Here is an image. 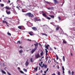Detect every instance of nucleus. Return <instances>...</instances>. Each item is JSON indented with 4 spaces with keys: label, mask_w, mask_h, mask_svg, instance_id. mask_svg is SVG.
<instances>
[{
    "label": "nucleus",
    "mask_w": 75,
    "mask_h": 75,
    "mask_svg": "<svg viewBox=\"0 0 75 75\" xmlns=\"http://www.w3.org/2000/svg\"><path fill=\"white\" fill-rule=\"evenodd\" d=\"M34 45H35V47L34 49L33 50H32L31 52L32 54H33V52H34L35 51H36L37 49V47L38 46V43L37 42H36L35 44H34Z\"/></svg>",
    "instance_id": "1"
},
{
    "label": "nucleus",
    "mask_w": 75,
    "mask_h": 75,
    "mask_svg": "<svg viewBox=\"0 0 75 75\" xmlns=\"http://www.w3.org/2000/svg\"><path fill=\"white\" fill-rule=\"evenodd\" d=\"M45 3H46V4H50V3L48 1H46Z\"/></svg>",
    "instance_id": "28"
},
{
    "label": "nucleus",
    "mask_w": 75,
    "mask_h": 75,
    "mask_svg": "<svg viewBox=\"0 0 75 75\" xmlns=\"http://www.w3.org/2000/svg\"><path fill=\"white\" fill-rule=\"evenodd\" d=\"M44 67V64H42V68H43Z\"/></svg>",
    "instance_id": "43"
},
{
    "label": "nucleus",
    "mask_w": 75,
    "mask_h": 75,
    "mask_svg": "<svg viewBox=\"0 0 75 75\" xmlns=\"http://www.w3.org/2000/svg\"><path fill=\"white\" fill-rule=\"evenodd\" d=\"M6 24L7 25L8 27L9 26V25H8V23H7V24Z\"/></svg>",
    "instance_id": "46"
},
{
    "label": "nucleus",
    "mask_w": 75,
    "mask_h": 75,
    "mask_svg": "<svg viewBox=\"0 0 75 75\" xmlns=\"http://www.w3.org/2000/svg\"><path fill=\"white\" fill-rule=\"evenodd\" d=\"M3 23H6V24H7V22L6 21H2Z\"/></svg>",
    "instance_id": "13"
},
{
    "label": "nucleus",
    "mask_w": 75,
    "mask_h": 75,
    "mask_svg": "<svg viewBox=\"0 0 75 75\" xmlns=\"http://www.w3.org/2000/svg\"><path fill=\"white\" fill-rule=\"evenodd\" d=\"M29 34L30 35H34V33H33V32L32 31L30 32L29 33Z\"/></svg>",
    "instance_id": "7"
},
{
    "label": "nucleus",
    "mask_w": 75,
    "mask_h": 75,
    "mask_svg": "<svg viewBox=\"0 0 75 75\" xmlns=\"http://www.w3.org/2000/svg\"><path fill=\"white\" fill-rule=\"evenodd\" d=\"M47 9L48 10H51V8L49 7L48 8H47Z\"/></svg>",
    "instance_id": "41"
},
{
    "label": "nucleus",
    "mask_w": 75,
    "mask_h": 75,
    "mask_svg": "<svg viewBox=\"0 0 75 75\" xmlns=\"http://www.w3.org/2000/svg\"><path fill=\"white\" fill-rule=\"evenodd\" d=\"M23 69V71H25V72H27V69Z\"/></svg>",
    "instance_id": "24"
},
{
    "label": "nucleus",
    "mask_w": 75,
    "mask_h": 75,
    "mask_svg": "<svg viewBox=\"0 0 75 75\" xmlns=\"http://www.w3.org/2000/svg\"><path fill=\"white\" fill-rule=\"evenodd\" d=\"M35 56L36 58V59H38L39 58H40V54L38 53L37 54L35 55Z\"/></svg>",
    "instance_id": "3"
},
{
    "label": "nucleus",
    "mask_w": 75,
    "mask_h": 75,
    "mask_svg": "<svg viewBox=\"0 0 75 75\" xmlns=\"http://www.w3.org/2000/svg\"><path fill=\"white\" fill-rule=\"evenodd\" d=\"M55 2V4H59V3L57 0H53Z\"/></svg>",
    "instance_id": "9"
},
{
    "label": "nucleus",
    "mask_w": 75,
    "mask_h": 75,
    "mask_svg": "<svg viewBox=\"0 0 75 75\" xmlns=\"http://www.w3.org/2000/svg\"><path fill=\"white\" fill-rule=\"evenodd\" d=\"M56 59L57 60H58V55L57 54H56Z\"/></svg>",
    "instance_id": "32"
},
{
    "label": "nucleus",
    "mask_w": 75,
    "mask_h": 75,
    "mask_svg": "<svg viewBox=\"0 0 75 75\" xmlns=\"http://www.w3.org/2000/svg\"><path fill=\"white\" fill-rule=\"evenodd\" d=\"M45 48H46L47 50H48L49 49V47H50V45H47V46H46V45H45Z\"/></svg>",
    "instance_id": "5"
},
{
    "label": "nucleus",
    "mask_w": 75,
    "mask_h": 75,
    "mask_svg": "<svg viewBox=\"0 0 75 75\" xmlns=\"http://www.w3.org/2000/svg\"><path fill=\"white\" fill-rule=\"evenodd\" d=\"M7 69V67H6L4 68V69Z\"/></svg>",
    "instance_id": "63"
},
{
    "label": "nucleus",
    "mask_w": 75,
    "mask_h": 75,
    "mask_svg": "<svg viewBox=\"0 0 75 75\" xmlns=\"http://www.w3.org/2000/svg\"><path fill=\"white\" fill-rule=\"evenodd\" d=\"M26 16H28L30 18H33L34 17V15L32 14L31 13H27L25 14Z\"/></svg>",
    "instance_id": "2"
},
{
    "label": "nucleus",
    "mask_w": 75,
    "mask_h": 75,
    "mask_svg": "<svg viewBox=\"0 0 75 75\" xmlns=\"http://www.w3.org/2000/svg\"><path fill=\"white\" fill-rule=\"evenodd\" d=\"M46 18H47V19H48V20H51V18L49 17H47Z\"/></svg>",
    "instance_id": "33"
},
{
    "label": "nucleus",
    "mask_w": 75,
    "mask_h": 75,
    "mask_svg": "<svg viewBox=\"0 0 75 75\" xmlns=\"http://www.w3.org/2000/svg\"><path fill=\"white\" fill-rule=\"evenodd\" d=\"M43 55H44V52H43V51H42V52L40 53V55L42 56Z\"/></svg>",
    "instance_id": "16"
},
{
    "label": "nucleus",
    "mask_w": 75,
    "mask_h": 75,
    "mask_svg": "<svg viewBox=\"0 0 75 75\" xmlns=\"http://www.w3.org/2000/svg\"><path fill=\"white\" fill-rule=\"evenodd\" d=\"M54 50H57V48L55 47H54Z\"/></svg>",
    "instance_id": "50"
},
{
    "label": "nucleus",
    "mask_w": 75,
    "mask_h": 75,
    "mask_svg": "<svg viewBox=\"0 0 75 75\" xmlns=\"http://www.w3.org/2000/svg\"><path fill=\"white\" fill-rule=\"evenodd\" d=\"M20 48H23V47L22 46H19Z\"/></svg>",
    "instance_id": "42"
},
{
    "label": "nucleus",
    "mask_w": 75,
    "mask_h": 75,
    "mask_svg": "<svg viewBox=\"0 0 75 75\" xmlns=\"http://www.w3.org/2000/svg\"><path fill=\"white\" fill-rule=\"evenodd\" d=\"M50 17L52 18H53L54 19V17H55V16L54 15H49Z\"/></svg>",
    "instance_id": "12"
},
{
    "label": "nucleus",
    "mask_w": 75,
    "mask_h": 75,
    "mask_svg": "<svg viewBox=\"0 0 75 75\" xmlns=\"http://www.w3.org/2000/svg\"><path fill=\"white\" fill-rule=\"evenodd\" d=\"M42 35H45V36H47L48 35L45 33H42Z\"/></svg>",
    "instance_id": "18"
},
{
    "label": "nucleus",
    "mask_w": 75,
    "mask_h": 75,
    "mask_svg": "<svg viewBox=\"0 0 75 75\" xmlns=\"http://www.w3.org/2000/svg\"><path fill=\"white\" fill-rule=\"evenodd\" d=\"M27 40H28V41H31V40H30L29 39H27Z\"/></svg>",
    "instance_id": "44"
},
{
    "label": "nucleus",
    "mask_w": 75,
    "mask_h": 75,
    "mask_svg": "<svg viewBox=\"0 0 75 75\" xmlns=\"http://www.w3.org/2000/svg\"><path fill=\"white\" fill-rule=\"evenodd\" d=\"M34 21L35 22H36V21H41V19H38L36 17L34 18Z\"/></svg>",
    "instance_id": "4"
},
{
    "label": "nucleus",
    "mask_w": 75,
    "mask_h": 75,
    "mask_svg": "<svg viewBox=\"0 0 75 75\" xmlns=\"http://www.w3.org/2000/svg\"><path fill=\"white\" fill-rule=\"evenodd\" d=\"M50 59H49V61H48V63H50Z\"/></svg>",
    "instance_id": "52"
},
{
    "label": "nucleus",
    "mask_w": 75,
    "mask_h": 75,
    "mask_svg": "<svg viewBox=\"0 0 75 75\" xmlns=\"http://www.w3.org/2000/svg\"><path fill=\"white\" fill-rule=\"evenodd\" d=\"M44 67H45V68H47V65H44Z\"/></svg>",
    "instance_id": "21"
},
{
    "label": "nucleus",
    "mask_w": 75,
    "mask_h": 75,
    "mask_svg": "<svg viewBox=\"0 0 75 75\" xmlns=\"http://www.w3.org/2000/svg\"><path fill=\"white\" fill-rule=\"evenodd\" d=\"M16 8H18V9H19V8L18 7V6H16Z\"/></svg>",
    "instance_id": "54"
},
{
    "label": "nucleus",
    "mask_w": 75,
    "mask_h": 75,
    "mask_svg": "<svg viewBox=\"0 0 75 75\" xmlns=\"http://www.w3.org/2000/svg\"><path fill=\"white\" fill-rule=\"evenodd\" d=\"M42 70H41V73H42Z\"/></svg>",
    "instance_id": "57"
},
{
    "label": "nucleus",
    "mask_w": 75,
    "mask_h": 75,
    "mask_svg": "<svg viewBox=\"0 0 75 75\" xmlns=\"http://www.w3.org/2000/svg\"><path fill=\"white\" fill-rule=\"evenodd\" d=\"M63 71H65V69H64V66H63L62 67Z\"/></svg>",
    "instance_id": "37"
},
{
    "label": "nucleus",
    "mask_w": 75,
    "mask_h": 75,
    "mask_svg": "<svg viewBox=\"0 0 75 75\" xmlns=\"http://www.w3.org/2000/svg\"><path fill=\"white\" fill-rule=\"evenodd\" d=\"M71 56H73V54H72V53H71Z\"/></svg>",
    "instance_id": "51"
},
{
    "label": "nucleus",
    "mask_w": 75,
    "mask_h": 75,
    "mask_svg": "<svg viewBox=\"0 0 75 75\" xmlns=\"http://www.w3.org/2000/svg\"><path fill=\"white\" fill-rule=\"evenodd\" d=\"M19 53L21 54H22V53L23 52V51L22 50H21L20 51H19Z\"/></svg>",
    "instance_id": "15"
},
{
    "label": "nucleus",
    "mask_w": 75,
    "mask_h": 75,
    "mask_svg": "<svg viewBox=\"0 0 75 75\" xmlns=\"http://www.w3.org/2000/svg\"><path fill=\"white\" fill-rule=\"evenodd\" d=\"M74 73V71H72L71 72V75H73Z\"/></svg>",
    "instance_id": "38"
},
{
    "label": "nucleus",
    "mask_w": 75,
    "mask_h": 75,
    "mask_svg": "<svg viewBox=\"0 0 75 75\" xmlns=\"http://www.w3.org/2000/svg\"><path fill=\"white\" fill-rule=\"evenodd\" d=\"M58 18H59V21H60V20H61V17H59Z\"/></svg>",
    "instance_id": "36"
},
{
    "label": "nucleus",
    "mask_w": 75,
    "mask_h": 75,
    "mask_svg": "<svg viewBox=\"0 0 75 75\" xmlns=\"http://www.w3.org/2000/svg\"><path fill=\"white\" fill-rule=\"evenodd\" d=\"M1 71L4 74H6V73L3 70H1Z\"/></svg>",
    "instance_id": "17"
},
{
    "label": "nucleus",
    "mask_w": 75,
    "mask_h": 75,
    "mask_svg": "<svg viewBox=\"0 0 75 75\" xmlns=\"http://www.w3.org/2000/svg\"><path fill=\"white\" fill-rule=\"evenodd\" d=\"M20 72H21V73L22 74H24V72H23V71H20Z\"/></svg>",
    "instance_id": "35"
},
{
    "label": "nucleus",
    "mask_w": 75,
    "mask_h": 75,
    "mask_svg": "<svg viewBox=\"0 0 75 75\" xmlns=\"http://www.w3.org/2000/svg\"><path fill=\"white\" fill-rule=\"evenodd\" d=\"M42 58H44V56H43L42 57H41V59H42Z\"/></svg>",
    "instance_id": "58"
},
{
    "label": "nucleus",
    "mask_w": 75,
    "mask_h": 75,
    "mask_svg": "<svg viewBox=\"0 0 75 75\" xmlns=\"http://www.w3.org/2000/svg\"><path fill=\"white\" fill-rule=\"evenodd\" d=\"M6 14L8 15L11 14V12H10V11L8 12V11L7 10L6 11Z\"/></svg>",
    "instance_id": "6"
},
{
    "label": "nucleus",
    "mask_w": 75,
    "mask_h": 75,
    "mask_svg": "<svg viewBox=\"0 0 75 75\" xmlns=\"http://www.w3.org/2000/svg\"><path fill=\"white\" fill-rule=\"evenodd\" d=\"M47 71H44L45 74H46L47 73Z\"/></svg>",
    "instance_id": "48"
},
{
    "label": "nucleus",
    "mask_w": 75,
    "mask_h": 75,
    "mask_svg": "<svg viewBox=\"0 0 75 75\" xmlns=\"http://www.w3.org/2000/svg\"><path fill=\"white\" fill-rule=\"evenodd\" d=\"M63 40V43H64V44H66L67 43V42L65 40Z\"/></svg>",
    "instance_id": "26"
},
{
    "label": "nucleus",
    "mask_w": 75,
    "mask_h": 75,
    "mask_svg": "<svg viewBox=\"0 0 75 75\" xmlns=\"http://www.w3.org/2000/svg\"><path fill=\"white\" fill-rule=\"evenodd\" d=\"M49 69H48V68H47V69L46 71H48Z\"/></svg>",
    "instance_id": "47"
},
{
    "label": "nucleus",
    "mask_w": 75,
    "mask_h": 75,
    "mask_svg": "<svg viewBox=\"0 0 75 75\" xmlns=\"http://www.w3.org/2000/svg\"><path fill=\"white\" fill-rule=\"evenodd\" d=\"M0 6L1 7H4V5L3 4H0Z\"/></svg>",
    "instance_id": "29"
},
{
    "label": "nucleus",
    "mask_w": 75,
    "mask_h": 75,
    "mask_svg": "<svg viewBox=\"0 0 75 75\" xmlns=\"http://www.w3.org/2000/svg\"><path fill=\"white\" fill-rule=\"evenodd\" d=\"M48 57H47L46 58V60H47V58H48Z\"/></svg>",
    "instance_id": "55"
},
{
    "label": "nucleus",
    "mask_w": 75,
    "mask_h": 75,
    "mask_svg": "<svg viewBox=\"0 0 75 75\" xmlns=\"http://www.w3.org/2000/svg\"><path fill=\"white\" fill-rule=\"evenodd\" d=\"M63 74H64V71H63Z\"/></svg>",
    "instance_id": "62"
},
{
    "label": "nucleus",
    "mask_w": 75,
    "mask_h": 75,
    "mask_svg": "<svg viewBox=\"0 0 75 75\" xmlns=\"http://www.w3.org/2000/svg\"><path fill=\"white\" fill-rule=\"evenodd\" d=\"M7 73L9 75H11V74H10V73H9V72H7Z\"/></svg>",
    "instance_id": "39"
},
{
    "label": "nucleus",
    "mask_w": 75,
    "mask_h": 75,
    "mask_svg": "<svg viewBox=\"0 0 75 75\" xmlns=\"http://www.w3.org/2000/svg\"><path fill=\"white\" fill-rule=\"evenodd\" d=\"M29 64V63H28V62H26L25 63V65L26 66H28Z\"/></svg>",
    "instance_id": "14"
},
{
    "label": "nucleus",
    "mask_w": 75,
    "mask_h": 75,
    "mask_svg": "<svg viewBox=\"0 0 75 75\" xmlns=\"http://www.w3.org/2000/svg\"><path fill=\"white\" fill-rule=\"evenodd\" d=\"M18 69H20V67H18Z\"/></svg>",
    "instance_id": "59"
},
{
    "label": "nucleus",
    "mask_w": 75,
    "mask_h": 75,
    "mask_svg": "<svg viewBox=\"0 0 75 75\" xmlns=\"http://www.w3.org/2000/svg\"><path fill=\"white\" fill-rule=\"evenodd\" d=\"M62 59L64 62H65V57L64 56H63V57L62 58Z\"/></svg>",
    "instance_id": "23"
},
{
    "label": "nucleus",
    "mask_w": 75,
    "mask_h": 75,
    "mask_svg": "<svg viewBox=\"0 0 75 75\" xmlns=\"http://www.w3.org/2000/svg\"><path fill=\"white\" fill-rule=\"evenodd\" d=\"M3 66H4V63H3Z\"/></svg>",
    "instance_id": "61"
},
{
    "label": "nucleus",
    "mask_w": 75,
    "mask_h": 75,
    "mask_svg": "<svg viewBox=\"0 0 75 75\" xmlns=\"http://www.w3.org/2000/svg\"><path fill=\"white\" fill-rule=\"evenodd\" d=\"M7 34L8 35H10V36L11 35V33H9L8 32L7 33Z\"/></svg>",
    "instance_id": "25"
},
{
    "label": "nucleus",
    "mask_w": 75,
    "mask_h": 75,
    "mask_svg": "<svg viewBox=\"0 0 75 75\" xmlns=\"http://www.w3.org/2000/svg\"><path fill=\"white\" fill-rule=\"evenodd\" d=\"M18 43H19V44H20V41H18Z\"/></svg>",
    "instance_id": "45"
},
{
    "label": "nucleus",
    "mask_w": 75,
    "mask_h": 75,
    "mask_svg": "<svg viewBox=\"0 0 75 75\" xmlns=\"http://www.w3.org/2000/svg\"><path fill=\"white\" fill-rule=\"evenodd\" d=\"M18 28H19V29H20V30H21V26H18Z\"/></svg>",
    "instance_id": "20"
},
{
    "label": "nucleus",
    "mask_w": 75,
    "mask_h": 75,
    "mask_svg": "<svg viewBox=\"0 0 75 75\" xmlns=\"http://www.w3.org/2000/svg\"><path fill=\"white\" fill-rule=\"evenodd\" d=\"M30 61L31 62H33V59L32 58H31L30 59Z\"/></svg>",
    "instance_id": "27"
},
{
    "label": "nucleus",
    "mask_w": 75,
    "mask_h": 75,
    "mask_svg": "<svg viewBox=\"0 0 75 75\" xmlns=\"http://www.w3.org/2000/svg\"><path fill=\"white\" fill-rule=\"evenodd\" d=\"M54 8L53 7H52L50 8L51 10H54Z\"/></svg>",
    "instance_id": "34"
},
{
    "label": "nucleus",
    "mask_w": 75,
    "mask_h": 75,
    "mask_svg": "<svg viewBox=\"0 0 75 75\" xmlns=\"http://www.w3.org/2000/svg\"><path fill=\"white\" fill-rule=\"evenodd\" d=\"M5 8H6V9H7V10H10L11 9V8H9L7 6H6L5 7Z\"/></svg>",
    "instance_id": "10"
},
{
    "label": "nucleus",
    "mask_w": 75,
    "mask_h": 75,
    "mask_svg": "<svg viewBox=\"0 0 75 75\" xmlns=\"http://www.w3.org/2000/svg\"><path fill=\"white\" fill-rule=\"evenodd\" d=\"M8 3H10V0H8Z\"/></svg>",
    "instance_id": "49"
},
{
    "label": "nucleus",
    "mask_w": 75,
    "mask_h": 75,
    "mask_svg": "<svg viewBox=\"0 0 75 75\" xmlns=\"http://www.w3.org/2000/svg\"><path fill=\"white\" fill-rule=\"evenodd\" d=\"M47 53H46V55H47Z\"/></svg>",
    "instance_id": "64"
},
{
    "label": "nucleus",
    "mask_w": 75,
    "mask_h": 75,
    "mask_svg": "<svg viewBox=\"0 0 75 75\" xmlns=\"http://www.w3.org/2000/svg\"><path fill=\"white\" fill-rule=\"evenodd\" d=\"M57 69H59V66L58 67Z\"/></svg>",
    "instance_id": "60"
},
{
    "label": "nucleus",
    "mask_w": 75,
    "mask_h": 75,
    "mask_svg": "<svg viewBox=\"0 0 75 75\" xmlns=\"http://www.w3.org/2000/svg\"><path fill=\"white\" fill-rule=\"evenodd\" d=\"M35 70L36 71H37L38 70V67H37L36 68H34Z\"/></svg>",
    "instance_id": "22"
},
{
    "label": "nucleus",
    "mask_w": 75,
    "mask_h": 75,
    "mask_svg": "<svg viewBox=\"0 0 75 75\" xmlns=\"http://www.w3.org/2000/svg\"><path fill=\"white\" fill-rule=\"evenodd\" d=\"M59 27H57L56 28V30H57V31H58V30H59Z\"/></svg>",
    "instance_id": "19"
},
{
    "label": "nucleus",
    "mask_w": 75,
    "mask_h": 75,
    "mask_svg": "<svg viewBox=\"0 0 75 75\" xmlns=\"http://www.w3.org/2000/svg\"><path fill=\"white\" fill-rule=\"evenodd\" d=\"M45 50L46 51V53H47L48 52V50H47V49H45Z\"/></svg>",
    "instance_id": "30"
},
{
    "label": "nucleus",
    "mask_w": 75,
    "mask_h": 75,
    "mask_svg": "<svg viewBox=\"0 0 75 75\" xmlns=\"http://www.w3.org/2000/svg\"><path fill=\"white\" fill-rule=\"evenodd\" d=\"M42 15V16H44V17H47V16L46 15L45 13H43Z\"/></svg>",
    "instance_id": "11"
},
{
    "label": "nucleus",
    "mask_w": 75,
    "mask_h": 75,
    "mask_svg": "<svg viewBox=\"0 0 75 75\" xmlns=\"http://www.w3.org/2000/svg\"><path fill=\"white\" fill-rule=\"evenodd\" d=\"M68 73L69 74H71V71H68Z\"/></svg>",
    "instance_id": "40"
},
{
    "label": "nucleus",
    "mask_w": 75,
    "mask_h": 75,
    "mask_svg": "<svg viewBox=\"0 0 75 75\" xmlns=\"http://www.w3.org/2000/svg\"><path fill=\"white\" fill-rule=\"evenodd\" d=\"M42 63H43V62H41V65H42Z\"/></svg>",
    "instance_id": "56"
},
{
    "label": "nucleus",
    "mask_w": 75,
    "mask_h": 75,
    "mask_svg": "<svg viewBox=\"0 0 75 75\" xmlns=\"http://www.w3.org/2000/svg\"><path fill=\"white\" fill-rule=\"evenodd\" d=\"M39 65H40L41 67V64L40 63L39 64Z\"/></svg>",
    "instance_id": "53"
},
{
    "label": "nucleus",
    "mask_w": 75,
    "mask_h": 75,
    "mask_svg": "<svg viewBox=\"0 0 75 75\" xmlns=\"http://www.w3.org/2000/svg\"><path fill=\"white\" fill-rule=\"evenodd\" d=\"M32 28L34 31H37V28H36L35 27H33Z\"/></svg>",
    "instance_id": "8"
},
{
    "label": "nucleus",
    "mask_w": 75,
    "mask_h": 75,
    "mask_svg": "<svg viewBox=\"0 0 75 75\" xmlns=\"http://www.w3.org/2000/svg\"><path fill=\"white\" fill-rule=\"evenodd\" d=\"M60 74H61V73L59 71H58L57 74L58 75H61Z\"/></svg>",
    "instance_id": "31"
}]
</instances>
